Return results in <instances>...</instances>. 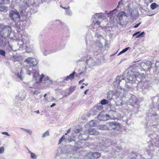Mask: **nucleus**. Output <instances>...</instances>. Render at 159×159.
Here are the masks:
<instances>
[{
    "label": "nucleus",
    "mask_w": 159,
    "mask_h": 159,
    "mask_svg": "<svg viewBox=\"0 0 159 159\" xmlns=\"http://www.w3.org/2000/svg\"><path fill=\"white\" fill-rule=\"evenodd\" d=\"M19 42L20 43H17V45H20V47L21 48L23 47V42L22 41H19Z\"/></svg>",
    "instance_id": "nucleus-39"
},
{
    "label": "nucleus",
    "mask_w": 159,
    "mask_h": 159,
    "mask_svg": "<svg viewBox=\"0 0 159 159\" xmlns=\"http://www.w3.org/2000/svg\"><path fill=\"white\" fill-rule=\"evenodd\" d=\"M55 105H56V104L55 103H52V105H51L50 107H52Z\"/></svg>",
    "instance_id": "nucleus-53"
},
{
    "label": "nucleus",
    "mask_w": 159,
    "mask_h": 159,
    "mask_svg": "<svg viewBox=\"0 0 159 159\" xmlns=\"http://www.w3.org/2000/svg\"><path fill=\"white\" fill-rule=\"evenodd\" d=\"M88 135L85 133H80L78 137L80 140H86L88 139Z\"/></svg>",
    "instance_id": "nucleus-13"
},
{
    "label": "nucleus",
    "mask_w": 159,
    "mask_h": 159,
    "mask_svg": "<svg viewBox=\"0 0 159 159\" xmlns=\"http://www.w3.org/2000/svg\"><path fill=\"white\" fill-rule=\"evenodd\" d=\"M108 102V101L105 99H103L101 100V103L102 105H105L107 104Z\"/></svg>",
    "instance_id": "nucleus-24"
},
{
    "label": "nucleus",
    "mask_w": 159,
    "mask_h": 159,
    "mask_svg": "<svg viewBox=\"0 0 159 159\" xmlns=\"http://www.w3.org/2000/svg\"><path fill=\"white\" fill-rule=\"evenodd\" d=\"M65 135H63L61 138L59 139V143L60 144L61 142L63 141L65 139Z\"/></svg>",
    "instance_id": "nucleus-33"
},
{
    "label": "nucleus",
    "mask_w": 159,
    "mask_h": 159,
    "mask_svg": "<svg viewBox=\"0 0 159 159\" xmlns=\"http://www.w3.org/2000/svg\"><path fill=\"white\" fill-rule=\"evenodd\" d=\"M124 104V102H121L120 103V105L121 106H122Z\"/></svg>",
    "instance_id": "nucleus-58"
},
{
    "label": "nucleus",
    "mask_w": 159,
    "mask_h": 159,
    "mask_svg": "<svg viewBox=\"0 0 159 159\" xmlns=\"http://www.w3.org/2000/svg\"><path fill=\"white\" fill-rule=\"evenodd\" d=\"M139 78L138 76H136L135 74L128 75L127 76L126 82L125 86V88L130 89L133 88L134 86V84L135 83L136 81H137L138 82L141 81V80H138Z\"/></svg>",
    "instance_id": "nucleus-1"
},
{
    "label": "nucleus",
    "mask_w": 159,
    "mask_h": 159,
    "mask_svg": "<svg viewBox=\"0 0 159 159\" xmlns=\"http://www.w3.org/2000/svg\"><path fill=\"white\" fill-rule=\"evenodd\" d=\"M124 95H125V100L128 104L138 108H139V106L137 103L138 99L134 95L128 93L127 94H124L123 96H124Z\"/></svg>",
    "instance_id": "nucleus-2"
},
{
    "label": "nucleus",
    "mask_w": 159,
    "mask_h": 159,
    "mask_svg": "<svg viewBox=\"0 0 159 159\" xmlns=\"http://www.w3.org/2000/svg\"><path fill=\"white\" fill-rule=\"evenodd\" d=\"M102 108V107L101 106H99L98 107V109H100Z\"/></svg>",
    "instance_id": "nucleus-55"
},
{
    "label": "nucleus",
    "mask_w": 159,
    "mask_h": 159,
    "mask_svg": "<svg viewBox=\"0 0 159 159\" xmlns=\"http://www.w3.org/2000/svg\"><path fill=\"white\" fill-rule=\"evenodd\" d=\"M140 32H138L133 35V37L136 36L135 38H138L143 37L145 34V33L144 31L141 33H139Z\"/></svg>",
    "instance_id": "nucleus-15"
},
{
    "label": "nucleus",
    "mask_w": 159,
    "mask_h": 159,
    "mask_svg": "<svg viewBox=\"0 0 159 159\" xmlns=\"http://www.w3.org/2000/svg\"><path fill=\"white\" fill-rule=\"evenodd\" d=\"M88 89H87V90H85L84 92V94H87V91H88Z\"/></svg>",
    "instance_id": "nucleus-61"
},
{
    "label": "nucleus",
    "mask_w": 159,
    "mask_h": 159,
    "mask_svg": "<svg viewBox=\"0 0 159 159\" xmlns=\"http://www.w3.org/2000/svg\"><path fill=\"white\" fill-rule=\"evenodd\" d=\"M96 46L99 48H102L103 47V45L100 42H98L96 43Z\"/></svg>",
    "instance_id": "nucleus-25"
},
{
    "label": "nucleus",
    "mask_w": 159,
    "mask_h": 159,
    "mask_svg": "<svg viewBox=\"0 0 159 159\" xmlns=\"http://www.w3.org/2000/svg\"><path fill=\"white\" fill-rule=\"evenodd\" d=\"M21 129L25 130V131L26 132L27 131V130L28 129H24V128H20Z\"/></svg>",
    "instance_id": "nucleus-56"
},
{
    "label": "nucleus",
    "mask_w": 159,
    "mask_h": 159,
    "mask_svg": "<svg viewBox=\"0 0 159 159\" xmlns=\"http://www.w3.org/2000/svg\"><path fill=\"white\" fill-rule=\"evenodd\" d=\"M8 48L10 51H11L13 50L12 47L9 44L8 45Z\"/></svg>",
    "instance_id": "nucleus-41"
},
{
    "label": "nucleus",
    "mask_w": 159,
    "mask_h": 159,
    "mask_svg": "<svg viewBox=\"0 0 159 159\" xmlns=\"http://www.w3.org/2000/svg\"><path fill=\"white\" fill-rule=\"evenodd\" d=\"M116 81L114 82L115 84L118 83V86L121 89L125 88V86L126 82V80L122 78L121 76H118L116 78Z\"/></svg>",
    "instance_id": "nucleus-5"
},
{
    "label": "nucleus",
    "mask_w": 159,
    "mask_h": 159,
    "mask_svg": "<svg viewBox=\"0 0 159 159\" xmlns=\"http://www.w3.org/2000/svg\"><path fill=\"white\" fill-rule=\"evenodd\" d=\"M98 129L102 130H106L108 129V127L105 125H101L98 127Z\"/></svg>",
    "instance_id": "nucleus-19"
},
{
    "label": "nucleus",
    "mask_w": 159,
    "mask_h": 159,
    "mask_svg": "<svg viewBox=\"0 0 159 159\" xmlns=\"http://www.w3.org/2000/svg\"><path fill=\"white\" fill-rule=\"evenodd\" d=\"M66 13L67 14H68V15H70L71 14V13L70 11H69V10L67 11H66Z\"/></svg>",
    "instance_id": "nucleus-48"
},
{
    "label": "nucleus",
    "mask_w": 159,
    "mask_h": 159,
    "mask_svg": "<svg viewBox=\"0 0 159 159\" xmlns=\"http://www.w3.org/2000/svg\"><path fill=\"white\" fill-rule=\"evenodd\" d=\"M29 152L30 153V155H31V158H33L34 159H36L37 158L36 156L35 155V154L34 153L31 152L30 151H29Z\"/></svg>",
    "instance_id": "nucleus-29"
},
{
    "label": "nucleus",
    "mask_w": 159,
    "mask_h": 159,
    "mask_svg": "<svg viewBox=\"0 0 159 159\" xmlns=\"http://www.w3.org/2000/svg\"><path fill=\"white\" fill-rule=\"evenodd\" d=\"M2 134H5L8 136H10V135L7 132H2Z\"/></svg>",
    "instance_id": "nucleus-45"
},
{
    "label": "nucleus",
    "mask_w": 159,
    "mask_h": 159,
    "mask_svg": "<svg viewBox=\"0 0 159 159\" xmlns=\"http://www.w3.org/2000/svg\"><path fill=\"white\" fill-rule=\"evenodd\" d=\"M21 75H21L19 73H17L16 74V76L18 77V78L21 80L22 79V77L21 76Z\"/></svg>",
    "instance_id": "nucleus-38"
},
{
    "label": "nucleus",
    "mask_w": 159,
    "mask_h": 159,
    "mask_svg": "<svg viewBox=\"0 0 159 159\" xmlns=\"http://www.w3.org/2000/svg\"><path fill=\"white\" fill-rule=\"evenodd\" d=\"M0 4L2 3H4V4H7L9 2V0H0Z\"/></svg>",
    "instance_id": "nucleus-26"
},
{
    "label": "nucleus",
    "mask_w": 159,
    "mask_h": 159,
    "mask_svg": "<svg viewBox=\"0 0 159 159\" xmlns=\"http://www.w3.org/2000/svg\"><path fill=\"white\" fill-rule=\"evenodd\" d=\"M7 43L9 44V42L7 41L6 40L3 38L0 39V46L1 47H4L6 46Z\"/></svg>",
    "instance_id": "nucleus-14"
},
{
    "label": "nucleus",
    "mask_w": 159,
    "mask_h": 159,
    "mask_svg": "<svg viewBox=\"0 0 159 159\" xmlns=\"http://www.w3.org/2000/svg\"><path fill=\"white\" fill-rule=\"evenodd\" d=\"M84 79H83V80H82L80 81L79 82V84H81V83L82 82H83L84 81Z\"/></svg>",
    "instance_id": "nucleus-52"
},
{
    "label": "nucleus",
    "mask_w": 159,
    "mask_h": 159,
    "mask_svg": "<svg viewBox=\"0 0 159 159\" xmlns=\"http://www.w3.org/2000/svg\"><path fill=\"white\" fill-rule=\"evenodd\" d=\"M4 151V147H1L0 148V154L3 153Z\"/></svg>",
    "instance_id": "nucleus-36"
},
{
    "label": "nucleus",
    "mask_w": 159,
    "mask_h": 159,
    "mask_svg": "<svg viewBox=\"0 0 159 159\" xmlns=\"http://www.w3.org/2000/svg\"><path fill=\"white\" fill-rule=\"evenodd\" d=\"M113 93V95L117 98L119 97L120 96H121V98H123V97H125V95H124V96L123 94H124L120 92L119 89L116 90L114 91Z\"/></svg>",
    "instance_id": "nucleus-12"
},
{
    "label": "nucleus",
    "mask_w": 159,
    "mask_h": 159,
    "mask_svg": "<svg viewBox=\"0 0 159 159\" xmlns=\"http://www.w3.org/2000/svg\"><path fill=\"white\" fill-rule=\"evenodd\" d=\"M157 115V114L156 112H153L151 114L150 116H155Z\"/></svg>",
    "instance_id": "nucleus-44"
},
{
    "label": "nucleus",
    "mask_w": 159,
    "mask_h": 159,
    "mask_svg": "<svg viewBox=\"0 0 159 159\" xmlns=\"http://www.w3.org/2000/svg\"><path fill=\"white\" fill-rule=\"evenodd\" d=\"M26 132H28L30 134H31L32 133V131L28 129Z\"/></svg>",
    "instance_id": "nucleus-49"
},
{
    "label": "nucleus",
    "mask_w": 159,
    "mask_h": 159,
    "mask_svg": "<svg viewBox=\"0 0 159 159\" xmlns=\"http://www.w3.org/2000/svg\"><path fill=\"white\" fill-rule=\"evenodd\" d=\"M105 14L102 13H95L92 17L93 23L99 25L101 21L100 19H104L105 17Z\"/></svg>",
    "instance_id": "nucleus-4"
},
{
    "label": "nucleus",
    "mask_w": 159,
    "mask_h": 159,
    "mask_svg": "<svg viewBox=\"0 0 159 159\" xmlns=\"http://www.w3.org/2000/svg\"><path fill=\"white\" fill-rule=\"evenodd\" d=\"M9 16L15 22L18 21L20 20V16L17 11H11L9 12Z\"/></svg>",
    "instance_id": "nucleus-7"
},
{
    "label": "nucleus",
    "mask_w": 159,
    "mask_h": 159,
    "mask_svg": "<svg viewBox=\"0 0 159 159\" xmlns=\"http://www.w3.org/2000/svg\"><path fill=\"white\" fill-rule=\"evenodd\" d=\"M92 156L93 157L95 158H98L101 156L100 153L97 152L93 153L92 154Z\"/></svg>",
    "instance_id": "nucleus-21"
},
{
    "label": "nucleus",
    "mask_w": 159,
    "mask_h": 159,
    "mask_svg": "<svg viewBox=\"0 0 159 159\" xmlns=\"http://www.w3.org/2000/svg\"><path fill=\"white\" fill-rule=\"evenodd\" d=\"M159 7V5H157L156 3L154 2L152 3L150 5L151 8L154 10L156 8H157Z\"/></svg>",
    "instance_id": "nucleus-22"
},
{
    "label": "nucleus",
    "mask_w": 159,
    "mask_h": 159,
    "mask_svg": "<svg viewBox=\"0 0 159 159\" xmlns=\"http://www.w3.org/2000/svg\"><path fill=\"white\" fill-rule=\"evenodd\" d=\"M127 15H128V14H126V13L124 12V16H125L127 17Z\"/></svg>",
    "instance_id": "nucleus-60"
},
{
    "label": "nucleus",
    "mask_w": 159,
    "mask_h": 159,
    "mask_svg": "<svg viewBox=\"0 0 159 159\" xmlns=\"http://www.w3.org/2000/svg\"><path fill=\"white\" fill-rule=\"evenodd\" d=\"M33 72L34 73V75L33 76V78H36V77L39 76V74L38 70H35L34 69L33 70Z\"/></svg>",
    "instance_id": "nucleus-20"
},
{
    "label": "nucleus",
    "mask_w": 159,
    "mask_h": 159,
    "mask_svg": "<svg viewBox=\"0 0 159 159\" xmlns=\"http://www.w3.org/2000/svg\"><path fill=\"white\" fill-rule=\"evenodd\" d=\"M156 68L159 70V61H157L155 63Z\"/></svg>",
    "instance_id": "nucleus-35"
},
{
    "label": "nucleus",
    "mask_w": 159,
    "mask_h": 159,
    "mask_svg": "<svg viewBox=\"0 0 159 159\" xmlns=\"http://www.w3.org/2000/svg\"><path fill=\"white\" fill-rule=\"evenodd\" d=\"M11 32V27L7 25H0V35L4 39L8 37Z\"/></svg>",
    "instance_id": "nucleus-3"
},
{
    "label": "nucleus",
    "mask_w": 159,
    "mask_h": 159,
    "mask_svg": "<svg viewBox=\"0 0 159 159\" xmlns=\"http://www.w3.org/2000/svg\"><path fill=\"white\" fill-rule=\"evenodd\" d=\"M129 48V47H128L127 48H126L123 50L122 51H121V53H124L126 52Z\"/></svg>",
    "instance_id": "nucleus-37"
},
{
    "label": "nucleus",
    "mask_w": 159,
    "mask_h": 159,
    "mask_svg": "<svg viewBox=\"0 0 159 159\" xmlns=\"http://www.w3.org/2000/svg\"><path fill=\"white\" fill-rule=\"evenodd\" d=\"M149 144H148V147L149 148H151V147H153V145L152 144H151V142H150L149 143Z\"/></svg>",
    "instance_id": "nucleus-50"
},
{
    "label": "nucleus",
    "mask_w": 159,
    "mask_h": 159,
    "mask_svg": "<svg viewBox=\"0 0 159 159\" xmlns=\"http://www.w3.org/2000/svg\"><path fill=\"white\" fill-rule=\"evenodd\" d=\"M122 4V2H121V1H120L119 2L118 5L117 7H116V9L114 10V11L115 10H118V8H119V6H120V5H121Z\"/></svg>",
    "instance_id": "nucleus-40"
},
{
    "label": "nucleus",
    "mask_w": 159,
    "mask_h": 159,
    "mask_svg": "<svg viewBox=\"0 0 159 159\" xmlns=\"http://www.w3.org/2000/svg\"><path fill=\"white\" fill-rule=\"evenodd\" d=\"M26 73L29 75H31V72L29 70H27Z\"/></svg>",
    "instance_id": "nucleus-46"
},
{
    "label": "nucleus",
    "mask_w": 159,
    "mask_h": 159,
    "mask_svg": "<svg viewBox=\"0 0 159 159\" xmlns=\"http://www.w3.org/2000/svg\"><path fill=\"white\" fill-rule=\"evenodd\" d=\"M143 86L142 87V89H146L150 86L151 83L148 81H146L143 83Z\"/></svg>",
    "instance_id": "nucleus-18"
},
{
    "label": "nucleus",
    "mask_w": 159,
    "mask_h": 159,
    "mask_svg": "<svg viewBox=\"0 0 159 159\" xmlns=\"http://www.w3.org/2000/svg\"><path fill=\"white\" fill-rule=\"evenodd\" d=\"M49 135V132L48 130H47L45 133L43 134L42 136V137H44Z\"/></svg>",
    "instance_id": "nucleus-27"
},
{
    "label": "nucleus",
    "mask_w": 159,
    "mask_h": 159,
    "mask_svg": "<svg viewBox=\"0 0 159 159\" xmlns=\"http://www.w3.org/2000/svg\"><path fill=\"white\" fill-rule=\"evenodd\" d=\"M16 3L20 4L19 7L23 9H26L29 6V2L28 0H16Z\"/></svg>",
    "instance_id": "nucleus-6"
},
{
    "label": "nucleus",
    "mask_w": 159,
    "mask_h": 159,
    "mask_svg": "<svg viewBox=\"0 0 159 159\" xmlns=\"http://www.w3.org/2000/svg\"><path fill=\"white\" fill-rule=\"evenodd\" d=\"M75 72L74 71L72 73L70 74L69 75L67 76L66 78V80H72L74 79V75Z\"/></svg>",
    "instance_id": "nucleus-17"
},
{
    "label": "nucleus",
    "mask_w": 159,
    "mask_h": 159,
    "mask_svg": "<svg viewBox=\"0 0 159 159\" xmlns=\"http://www.w3.org/2000/svg\"><path fill=\"white\" fill-rule=\"evenodd\" d=\"M24 62L28 64H31L33 66L36 65L37 63V61L35 59L30 57L25 59Z\"/></svg>",
    "instance_id": "nucleus-9"
},
{
    "label": "nucleus",
    "mask_w": 159,
    "mask_h": 159,
    "mask_svg": "<svg viewBox=\"0 0 159 159\" xmlns=\"http://www.w3.org/2000/svg\"><path fill=\"white\" fill-rule=\"evenodd\" d=\"M108 125L112 129H119L120 127V124L115 121L110 122L108 123Z\"/></svg>",
    "instance_id": "nucleus-10"
},
{
    "label": "nucleus",
    "mask_w": 159,
    "mask_h": 159,
    "mask_svg": "<svg viewBox=\"0 0 159 159\" xmlns=\"http://www.w3.org/2000/svg\"><path fill=\"white\" fill-rule=\"evenodd\" d=\"M141 23L140 22L139 23L136 24L134 26V27L135 28L138 27L139 26V25Z\"/></svg>",
    "instance_id": "nucleus-47"
},
{
    "label": "nucleus",
    "mask_w": 159,
    "mask_h": 159,
    "mask_svg": "<svg viewBox=\"0 0 159 159\" xmlns=\"http://www.w3.org/2000/svg\"><path fill=\"white\" fill-rule=\"evenodd\" d=\"M86 64L89 67L91 68L95 66L96 63L95 60L93 58L89 57L86 60Z\"/></svg>",
    "instance_id": "nucleus-8"
},
{
    "label": "nucleus",
    "mask_w": 159,
    "mask_h": 159,
    "mask_svg": "<svg viewBox=\"0 0 159 159\" xmlns=\"http://www.w3.org/2000/svg\"><path fill=\"white\" fill-rule=\"evenodd\" d=\"M88 132L91 135H97L99 134V132L94 129H89Z\"/></svg>",
    "instance_id": "nucleus-16"
},
{
    "label": "nucleus",
    "mask_w": 159,
    "mask_h": 159,
    "mask_svg": "<svg viewBox=\"0 0 159 159\" xmlns=\"http://www.w3.org/2000/svg\"><path fill=\"white\" fill-rule=\"evenodd\" d=\"M82 61V59H79V60H78L77 61V62H78L81 61Z\"/></svg>",
    "instance_id": "nucleus-57"
},
{
    "label": "nucleus",
    "mask_w": 159,
    "mask_h": 159,
    "mask_svg": "<svg viewBox=\"0 0 159 159\" xmlns=\"http://www.w3.org/2000/svg\"><path fill=\"white\" fill-rule=\"evenodd\" d=\"M44 80H50V81H51V82H52V80H50L49 79V77L47 76H46V77L45 78H44Z\"/></svg>",
    "instance_id": "nucleus-43"
},
{
    "label": "nucleus",
    "mask_w": 159,
    "mask_h": 159,
    "mask_svg": "<svg viewBox=\"0 0 159 159\" xmlns=\"http://www.w3.org/2000/svg\"><path fill=\"white\" fill-rule=\"evenodd\" d=\"M124 12L123 11L120 12L117 15V17H118L120 20H122L123 17L124 16Z\"/></svg>",
    "instance_id": "nucleus-23"
},
{
    "label": "nucleus",
    "mask_w": 159,
    "mask_h": 159,
    "mask_svg": "<svg viewBox=\"0 0 159 159\" xmlns=\"http://www.w3.org/2000/svg\"><path fill=\"white\" fill-rule=\"evenodd\" d=\"M109 115H103L100 114L98 115V118L100 121H106L108 120L107 117H109Z\"/></svg>",
    "instance_id": "nucleus-11"
},
{
    "label": "nucleus",
    "mask_w": 159,
    "mask_h": 159,
    "mask_svg": "<svg viewBox=\"0 0 159 159\" xmlns=\"http://www.w3.org/2000/svg\"><path fill=\"white\" fill-rule=\"evenodd\" d=\"M123 53H121V51L118 54V55L119 56V55H120L121 54Z\"/></svg>",
    "instance_id": "nucleus-63"
},
{
    "label": "nucleus",
    "mask_w": 159,
    "mask_h": 159,
    "mask_svg": "<svg viewBox=\"0 0 159 159\" xmlns=\"http://www.w3.org/2000/svg\"><path fill=\"white\" fill-rule=\"evenodd\" d=\"M44 77V75L43 74H42L41 75L40 77H39V81H37L36 82L37 83H39L41 82L42 81V80L43 78Z\"/></svg>",
    "instance_id": "nucleus-31"
},
{
    "label": "nucleus",
    "mask_w": 159,
    "mask_h": 159,
    "mask_svg": "<svg viewBox=\"0 0 159 159\" xmlns=\"http://www.w3.org/2000/svg\"><path fill=\"white\" fill-rule=\"evenodd\" d=\"M22 70H20V74L21 75H22Z\"/></svg>",
    "instance_id": "nucleus-64"
},
{
    "label": "nucleus",
    "mask_w": 159,
    "mask_h": 159,
    "mask_svg": "<svg viewBox=\"0 0 159 159\" xmlns=\"http://www.w3.org/2000/svg\"><path fill=\"white\" fill-rule=\"evenodd\" d=\"M90 125L91 126H94L96 125V123L93 120H91L89 123Z\"/></svg>",
    "instance_id": "nucleus-28"
},
{
    "label": "nucleus",
    "mask_w": 159,
    "mask_h": 159,
    "mask_svg": "<svg viewBox=\"0 0 159 159\" xmlns=\"http://www.w3.org/2000/svg\"><path fill=\"white\" fill-rule=\"evenodd\" d=\"M5 7L3 6L2 4H0V11H3L5 10Z\"/></svg>",
    "instance_id": "nucleus-34"
},
{
    "label": "nucleus",
    "mask_w": 159,
    "mask_h": 159,
    "mask_svg": "<svg viewBox=\"0 0 159 159\" xmlns=\"http://www.w3.org/2000/svg\"><path fill=\"white\" fill-rule=\"evenodd\" d=\"M130 16L132 17L133 19H135L137 18V16H136L135 15H133L132 14V13H131Z\"/></svg>",
    "instance_id": "nucleus-42"
},
{
    "label": "nucleus",
    "mask_w": 159,
    "mask_h": 159,
    "mask_svg": "<svg viewBox=\"0 0 159 159\" xmlns=\"http://www.w3.org/2000/svg\"><path fill=\"white\" fill-rule=\"evenodd\" d=\"M34 112H36L37 114H39V110H37V111H34Z\"/></svg>",
    "instance_id": "nucleus-59"
},
{
    "label": "nucleus",
    "mask_w": 159,
    "mask_h": 159,
    "mask_svg": "<svg viewBox=\"0 0 159 159\" xmlns=\"http://www.w3.org/2000/svg\"><path fill=\"white\" fill-rule=\"evenodd\" d=\"M101 148H102V150H103L105 149L106 148V147L105 146H102L101 147Z\"/></svg>",
    "instance_id": "nucleus-54"
},
{
    "label": "nucleus",
    "mask_w": 159,
    "mask_h": 159,
    "mask_svg": "<svg viewBox=\"0 0 159 159\" xmlns=\"http://www.w3.org/2000/svg\"><path fill=\"white\" fill-rule=\"evenodd\" d=\"M6 52L4 50L0 49V54L3 56H5Z\"/></svg>",
    "instance_id": "nucleus-32"
},
{
    "label": "nucleus",
    "mask_w": 159,
    "mask_h": 159,
    "mask_svg": "<svg viewBox=\"0 0 159 159\" xmlns=\"http://www.w3.org/2000/svg\"><path fill=\"white\" fill-rule=\"evenodd\" d=\"M70 129H68V130L67 131V132L68 133H69V132H70Z\"/></svg>",
    "instance_id": "nucleus-62"
},
{
    "label": "nucleus",
    "mask_w": 159,
    "mask_h": 159,
    "mask_svg": "<svg viewBox=\"0 0 159 159\" xmlns=\"http://www.w3.org/2000/svg\"><path fill=\"white\" fill-rule=\"evenodd\" d=\"M39 93L37 91H35L34 92V94H37Z\"/></svg>",
    "instance_id": "nucleus-51"
},
{
    "label": "nucleus",
    "mask_w": 159,
    "mask_h": 159,
    "mask_svg": "<svg viewBox=\"0 0 159 159\" xmlns=\"http://www.w3.org/2000/svg\"><path fill=\"white\" fill-rule=\"evenodd\" d=\"M13 59L14 61H18L19 59L17 55H14L13 57Z\"/></svg>",
    "instance_id": "nucleus-30"
}]
</instances>
